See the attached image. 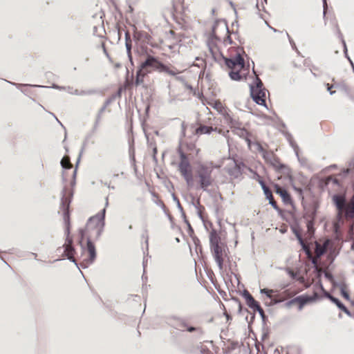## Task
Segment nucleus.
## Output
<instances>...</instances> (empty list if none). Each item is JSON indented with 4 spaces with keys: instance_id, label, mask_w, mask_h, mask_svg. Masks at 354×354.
Segmentation results:
<instances>
[{
    "instance_id": "obj_1",
    "label": "nucleus",
    "mask_w": 354,
    "mask_h": 354,
    "mask_svg": "<svg viewBox=\"0 0 354 354\" xmlns=\"http://www.w3.org/2000/svg\"><path fill=\"white\" fill-rule=\"evenodd\" d=\"M199 151L200 149H196L194 143L185 142L183 144L181 141L179 142L176 149V152L180 158V162L178 165V171L185 180L188 187H193L194 183L190 159H194L198 156Z\"/></svg>"
},
{
    "instance_id": "obj_2",
    "label": "nucleus",
    "mask_w": 354,
    "mask_h": 354,
    "mask_svg": "<svg viewBox=\"0 0 354 354\" xmlns=\"http://www.w3.org/2000/svg\"><path fill=\"white\" fill-rule=\"evenodd\" d=\"M213 169L201 162H196L195 170L196 177L198 178L199 188L204 192H208V187L212 185L214 179L212 177Z\"/></svg>"
},
{
    "instance_id": "obj_3",
    "label": "nucleus",
    "mask_w": 354,
    "mask_h": 354,
    "mask_svg": "<svg viewBox=\"0 0 354 354\" xmlns=\"http://www.w3.org/2000/svg\"><path fill=\"white\" fill-rule=\"evenodd\" d=\"M66 187L64 186L62 190V196L60 201V209L62 210V216L64 223V232H69V229H71V212L70 205L73 197V192L71 193L70 197L68 198L66 196Z\"/></svg>"
},
{
    "instance_id": "obj_4",
    "label": "nucleus",
    "mask_w": 354,
    "mask_h": 354,
    "mask_svg": "<svg viewBox=\"0 0 354 354\" xmlns=\"http://www.w3.org/2000/svg\"><path fill=\"white\" fill-rule=\"evenodd\" d=\"M109 205L108 197L106 198L105 207L101 209L97 214L89 217L87 221V225L91 224L94 220H97V225L93 226V230H96L94 239L97 241L102 234L105 227V216L106 212V207Z\"/></svg>"
},
{
    "instance_id": "obj_5",
    "label": "nucleus",
    "mask_w": 354,
    "mask_h": 354,
    "mask_svg": "<svg viewBox=\"0 0 354 354\" xmlns=\"http://www.w3.org/2000/svg\"><path fill=\"white\" fill-rule=\"evenodd\" d=\"M126 89H127L126 86H119L117 91L115 93H113V95H111L109 97H108L104 101L103 106L100 109V110L98 111V113L96 115L95 121L94 122V124H93V127L92 129L93 133L95 132V131L97 130V129L99 126L100 122L101 120L102 114L104 112L106 107L110 104H111L116 98H120L122 97V92L124 91H125Z\"/></svg>"
},
{
    "instance_id": "obj_6",
    "label": "nucleus",
    "mask_w": 354,
    "mask_h": 354,
    "mask_svg": "<svg viewBox=\"0 0 354 354\" xmlns=\"http://www.w3.org/2000/svg\"><path fill=\"white\" fill-rule=\"evenodd\" d=\"M84 250L82 252H87L88 253V257L87 259H84L82 263L81 264V267L83 269L87 268L90 264L94 263L97 258V251L94 241L91 239L90 236L86 238V244L83 245Z\"/></svg>"
},
{
    "instance_id": "obj_7",
    "label": "nucleus",
    "mask_w": 354,
    "mask_h": 354,
    "mask_svg": "<svg viewBox=\"0 0 354 354\" xmlns=\"http://www.w3.org/2000/svg\"><path fill=\"white\" fill-rule=\"evenodd\" d=\"M273 187L274 189L275 193L281 197V201L284 205H291L292 208L295 209V205L292 196L286 188L281 187L277 183H273Z\"/></svg>"
},
{
    "instance_id": "obj_8",
    "label": "nucleus",
    "mask_w": 354,
    "mask_h": 354,
    "mask_svg": "<svg viewBox=\"0 0 354 354\" xmlns=\"http://www.w3.org/2000/svg\"><path fill=\"white\" fill-rule=\"evenodd\" d=\"M301 205L304 210V218H317V211L319 207V203L317 200H313L308 206L306 205L304 201H301Z\"/></svg>"
},
{
    "instance_id": "obj_9",
    "label": "nucleus",
    "mask_w": 354,
    "mask_h": 354,
    "mask_svg": "<svg viewBox=\"0 0 354 354\" xmlns=\"http://www.w3.org/2000/svg\"><path fill=\"white\" fill-rule=\"evenodd\" d=\"M240 295L245 299L248 307L252 309L253 311H257L261 308L260 303L254 299L253 296L248 290L244 289L242 292H240Z\"/></svg>"
},
{
    "instance_id": "obj_10",
    "label": "nucleus",
    "mask_w": 354,
    "mask_h": 354,
    "mask_svg": "<svg viewBox=\"0 0 354 354\" xmlns=\"http://www.w3.org/2000/svg\"><path fill=\"white\" fill-rule=\"evenodd\" d=\"M167 323L175 329L184 331L185 326H187L186 320L176 315H171L167 317Z\"/></svg>"
},
{
    "instance_id": "obj_11",
    "label": "nucleus",
    "mask_w": 354,
    "mask_h": 354,
    "mask_svg": "<svg viewBox=\"0 0 354 354\" xmlns=\"http://www.w3.org/2000/svg\"><path fill=\"white\" fill-rule=\"evenodd\" d=\"M224 64L228 68H232L236 66L243 67L244 65V58L241 55V53L238 51L234 56L225 59Z\"/></svg>"
},
{
    "instance_id": "obj_12",
    "label": "nucleus",
    "mask_w": 354,
    "mask_h": 354,
    "mask_svg": "<svg viewBox=\"0 0 354 354\" xmlns=\"http://www.w3.org/2000/svg\"><path fill=\"white\" fill-rule=\"evenodd\" d=\"M147 45H150L152 47H156V45H153V44L148 41H141V43L136 44L135 46V53L139 56H146L151 55L150 53H153V50L147 47Z\"/></svg>"
},
{
    "instance_id": "obj_13",
    "label": "nucleus",
    "mask_w": 354,
    "mask_h": 354,
    "mask_svg": "<svg viewBox=\"0 0 354 354\" xmlns=\"http://www.w3.org/2000/svg\"><path fill=\"white\" fill-rule=\"evenodd\" d=\"M159 59L153 55H148L146 59L141 62L138 68L142 71H148L146 68H150L156 70Z\"/></svg>"
},
{
    "instance_id": "obj_14",
    "label": "nucleus",
    "mask_w": 354,
    "mask_h": 354,
    "mask_svg": "<svg viewBox=\"0 0 354 354\" xmlns=\"http://www.w3.org/2000/svg\"><path fill=\"white\" fill-rule=\"evenodd\" d=\"M332 202L334 206L335 207L338 216L340 215L342 211L344 209L346 199L344 195H341L339 194H335L332 196Z\"/></svg>"
},
{
    "instance_id": "obj_15",
    "label": "nucleus",
    "mask_w": 354,
    "mask_h": 354,
    "mask_svg": "<svg viewBox=\"0 0 354 354\" xmlns=\"http://www.w3.org/2000/svg\"><path fill=\"white\" fill-rule=\"evenodd\" d=\"M277 173H281L286 176V178L288 180L289 183L292 187L295 185L294 183V177L292 175L291 169L284 163H279L277 168Z\"/></svg>"
},
{
    "instance_id": "obj_16",
    "label": "nucleus",
    "mask_w": 354,
    "mask_h": 354,
    "mask_svg": "<svg viewBox=\"0 0 354 354\" xmlns=\"http://www.w3.org/2000/svg\"><path fill=\"white\" fill-rule=\"evenodd\" d=\"M277 173H281L286 176V178L288 180L289 183L292 187L295 185L294 183V177L292 175L291 169L284 163H279L277 168Z\"/></svg>"
},
{
    "instance_id": "obj_17",
    "label": "nucleus",
    "mask_w": 354,
    "mask_h": 354,
    "mask_svg": "<svg viewBox=\"0 0 354 354\" xmlns=\"http://www.w3.org/2000/svg\"><path fill=\"white\" fill-rule=\"evenodd\" d=\"M288 214L292 215L293 223L290 225V230L296 237L297 241L302 239L300 232L302 231L298 218L292 214V211H288Z\"/></svg>"
},
{
    "instance_id": "obj_18",
    "label": "nucleus",
    "mask_w": 354,
    "mask_h": 354,
    "mask_svg": "<svg viewBox=\"0 0 354 354\" xmlns=\"http://www.w3.org/2000/svg\"><path fill=\"white\" fill-rule=\"evenodd\" d=\"M133 39L136 44L141 43V41H148L151 39V37L146 32L142 30H138L136 27H134V30L133 33Z\"/></svg>"
},
{
    "instance_id": "obj_19",
    "label": "nucleus",
    "mask_w": 354,
    "mask_h": 354,
    "mask_svg": "<svg viewBox=\"0 0 354 354\" xmlns=\"http://www.w3.org/2000/svg\"><path fill=\"white\" fill-rule=\"evenodd\" d=\"M333 287L339 288L341 296L344 299L349 301L352 306H354V301L351 299L349 292L346 290V285L345 283L335 281V283H333Z\"/></svg>"
},
{
    "instance_id": "obj_20",
    "label": "nucleus",
    "mask_w": 354,
    "mask_h": 354,
    "mask_svg": "<svg viewBox=\"0 0 354 354\" xmlns=\"http://www.w3.org/2000/svg\"><path fill=\"white\" fill-rule=\"evenodd\" d=\"M262 158L264 160L273 167L277 172V168L280 162L279 158H277L272 152L267 151L263 154Z\"/></svg>"
},
{
    "instance_id": "obj_21",
    "label": "nucleus",
    "mask_w": 354,
    "mask_h": 354,
    "mask_svg": "<svg viewBox=\"0 0 354 354\" xmlns=\"http://www.w3.org/2000/svg\"><path fill=\"white\" fill-rule=\"evenodd\" d=\"M250 87V94L252 100L257 104L263 106L268 109V106L266 104V101L263 99H261L259 96V93H256V90L254 89V86L253 84H249Z\"/></svg>"
},
{
    "instance_id": "obj_22",
    "label": "nucleus",
    "mask_w": 354,
    "mask_h": 354,
    "mask_svg": "<svg viewBox=\"0 0 354 354\" xmlns=\"http://www.w3.org/2000/svg\"><path fill=\"white\" fill-rule=\"evenodd\" d=\"M305 301H303V296L302 295H298L294 298L290 299V300L287 301L284 306L289 308L293 304H297L298 305V310H301L304 307V303Z\"/></svg>"
},
{
    "instance_id": "obj_23",
    "label": "nucleus",
    "mask_w": 354,
    "mask_h": 354,
    "mask_svg": "<svg viewBox=\"0 0 354 354\" xmlns=\"http://www.w3.org/2000/svg\"><path fill=\"white\" fill-rule=\"evenodd\" d=\"M7 83L15 86L17 88L19 89L24 95H27L29 92L27 89H24V87H42V88H49L48 86L36 85V84H19L14 82L8 81L4 80Z\"/></svg>"
},
{
    "instance_id": "obj_24",
    "label": "nucleus",
    "mask_w": 354,
    "mask_h": 354,
    "mask_svg": "<svg viewBox=\"0 0 354 354\" xmlns=\"http://www.w3.org/2000/svg\"><path fill=\"white\" fill-rule=\"evenodd\" d=\"M302 296H303V301H305L304 303V306L308 304L315 303V302L322 299V297L319 296L318 295L317 292H316V291H313V293L312 295H309L308 294H303Z\"/></svg>"
},
{
    "instance_id": "obj_25",
    "label": "nucleus",
    "mask_w": 354,
    "mask_h": 354,
    "mask_svg": "<svg viewBox=\"0 0 354 354\" xmlns=\"http://www.w3.org/2000/svg\"><path fill=\"white\" fill-rule=\"evenodd\" d=\"M225 250H228L227 245H222L221 247L210 249L214 260L223 258V254L225 253Z\"/></svg>"
},
{
    "instance_id": "obj_26",
    "label": "nucleus",
    "mask_w": 354,
    "mask_h": 354,
    "mask_svg": "<svg viewBox=\"0 0 354 354\" xmlns=\"http://www.w3.org/2000/svg\"><path fill=\"white\" fill-rule=\"evenodd\" d=\"M149 73V71H142L140 68H137L136 73V80L134 81L133 84L136 86H138L141 85L144 82L145 77Z\"/></svg>"
},
{
    "instance_id": "obj_27",
    "label": "nucleus",
    "mask_w": 354,
    "mask_h": 354,
    "mask_svg": "<svg viewBox=\"0 0 354 354\" xmlns=\"http://www.w3.org/2000/svg\"><path fill=\"white\" fill-rule=\"evenodd\" d=\"M325 298L329 299L340 310H342L345 306V304L339 298L330 295V293H326Z\"/></svg>"
},
{
    "instance_id": "obj_28",
    "label": "nucleus",
    "mask_w": 354,
    "mask_h": 354,
    "mask_svg": "<svg viewBox=\"0 0 354 354\" xmlns=\"http://www.w3.org/2000/svg\"><path fill=\"white\" fill-rule=\"evenodd\" d=\"M216 129L207 125H201L195 129V133L197 135L207 134L209 135L212 132L215 131Z\"/></svg>"
},
{
    "instance_id": "obj_29",
    "label": "nucleus",
    "mask_w": 354,
    "mask_h": 354,
    "mask_svg": "<svg viewBox=\"0 0 354 354\" xmlns=\"http://www.w3.org/2000/svg\"><path fill=\"white\" fill-rule=\"evenodd\" d=\"M220 23H223V30H225L226 31V32L229 33V27L227 26V21L225 19H224V18L215 19V21H214L212 26L211 31L216 32V29H217V28H218V26Z\"/></svg>"
},
{
    "instance_id": "obj_30",
    "label": "nucleus",
    "mask_w": 354,
    "mask_h": 354,
    "mask_svg": "<svg viewBox=\"0 0 354 354\" xmlns=\"http://www.w3.org/2000/svg\"><path fill=\"white\" fill-rule=\"evenodd\" d=\"M226 245V244L221 242L220 236L209 237L210 249L221 247L222 245Z\"/></svg>"
},
{
    "instance_id": "obj_31",
    "label": "nucleus",
    "mask_w": 354,
    "mask_h": 354,
    "mask_svg": "<svg viewBox=\"0 0 354 354\" xmlns=\"http://www.w3.org/2000/svg\"><path fill=\"white\" fill-rule=\"evenodd\" d=\"M155 203L160 206V208L162 209L163 212L165 213V214L167 216V217L168 218L169 221H170L171 223H174V217L173 216L169 213V210L167 209V207L165 206V203H163L162 201L161 200H158L156 201H155Z\"/></svg>"
},
{
    "instance_id": "obj_32",
    "label": "nucleus",
    "mask_w": 354,
    "mask_h": 354,
    "mask_svg": "<svg viewBox=\"0 0 354 354\" xmlns=\"http://www.w3.org/2000/svg\"><path fill=\"white\" fill-rule=\"evenodd\" d=\"M315 252H316V257L319 259L322 257L326 250V243L321 245L317 241L315 242Z\"/></svg>"
},
{
    "instance_id": "obj_33",
    "label": "nucleus",
    "mask_w": 354,
    "mask_h": 354,
    "mask_svg": "<svg viewBox=\"0 0 354 354\" xmlns=\"http://www.w3.org/2000/svg\"><path fill=\"white\" fill-rule=\"evenodd\" d=\"M239 346H244V344L243 342H241V344L239 343L238 341H231V344L230 346H228L224 351L223 354H230L232 351L235 350Z\"/></svg>"
},
{
    "instance_id": "obj_34",
    "label": "nucleus",
    "mask_w": 354,
    "mask_h": 354,
    "mask_svg": "<svg viewBox=\"0 0 354 354\" xmlns=\"http://www.w3.org/2000/svg\"><path fill=\"white\" fill-rule=\"evenodd\" d=\"M65 158H66V157H63L60 161V166L62 169V177L65 176V171L66 170L70 169L71 168V158L68 157V158H67L68 165L66 163H64Z\"/></svg>"
},
{
    "instance_id": "obj_35",
    "label": "nucleus",
    "mask_w": 354,
    "mask_h": 354,
    "mask_svg": "<svg viewBox=\"0 0 354 354\" xmlns=\"http://www.w3.org/2000/svg\"><path fill=\"white\" fill-rule=\"evenodd\" d=\"M228 75L230 78L234 81H241V80H243V76L240 73V71L239 70L230 71L228 73Z\"/></svg>"
},
{
    "instance_id": "obj_36",
    "label": "nucleus",
    "mask_w": 354,
    "mask_h": 354,
    "mask_svg": "<svg viewBox=\"0 0 354 354\" xmlns=\"http://www.w3.org/2000/svg\"><path fill=\"white\" fill-rule=\"evenodd\" d=\"M263 194L265 195L266 199L268 201L269 204L272 207V208L274 207L275 205H277V204L274 201L272 193L270 190V189H268L266 191H264Z\"/></svg>"
},
{
    "instance_id": "obj_37",
    "label": "nucleus",
    "mask_w": 354,
    "mask_h": 354,
    "mask_svg": "<svg viewBox=\"0 0 354 354\" xmlns=\"http://www.w3.org/2000/svg\"><path fill=\"white\" fill-rule=\"evenodd\" d=\"M286 272L292 279L295 280V281H304V278H301L299 276V273H296V272H293V270L291 268H286Z\"/></svg>"
},
{
    "instance_id": "obj_38",
    "label": "nucleus",
    "mask_w": 354,
    "mask_h": 354,
    "mask_svg": "<svg viewBox=\"0 0 354 354\" xmlns=\"http://www.w3.org/2000/svg\"><path fill=\"white\" fill-rule=\"evenodd\" d=\"M78 235H79V239H78V243L82 249V250H84V248L83 247V241L85 239V236H86V229L84 228H80L79 230H78Z\"/></svg>"
},
{
    "instance_id": "obj_39",
    "label": "nucleus",
    "mask_w": 354,
    "mask_h": 354,
    "mask_svg": "<svg viewBox=\"0 0 354 354\" xmlns=\"http://www.w3.org/2000/svg\"><path fill=\"white\" fill-rule=\"evenodd\" d=\"M254 178L259 183V184L260 185L263 192L266 191V189H269L265 181L263 180V179L262 178V177L261 176H259V174L257 172H254Z\"/></svg>"
},
{
    "instance_id": "obj_40",
    "label": "nucleus",
    "mask_w": 354,
    "mask_h": 354,
    "mask_svg": "<svg viewBox=\"0 0 354 354\" xmlns=\"http://www.w3.org/2000/svg\"><path fill=\"white\" fill-rule=\"evenodd\" d=\"M64 251L63 254H69L70 255H75L77 252L74 245H67L66 244L63 245Z\"/></svg>"
},
{
    "instance_id": "obj_41",
    "label": "nucleus",
    "mask_w": 354,
    "mask_h": 354,
    "mask_svg": "<svg viewBox=\"0 0 354 354\" xmlns=\"http://www.w3.org/2000/svg\"><path fill=\"white\" fill-rule=\"evenodd\" d=\"M185 330L189 332V333H194L196 332L199 335H202L204 334V330L201 327H197L194 326H190L187 324V326H185Z\"/></svg>"
},
{
    "instance_id": "obj_42",
    "label": "nucleus",
    "mask_w": 354,
    "mask_h": 354,
    "mask_svg": "<svg viewBox=\"0 0 354 354\" xmlns=\"http://www.w3.org/2000/svg\"><path fill=\"white\" fill-rule=\"evenodd\" d=\"M317 290H320L325 297V294L328 293L324 288L322 280L319 279L314 285H313V291L317 292Z\"/></svg>"
},
{
    "instance_id": "obj_43",
    "label": "nucleus",
    "mask_w": 354,
    "mask_h": 354,
    "mask_svg": "<svg viewBox=\"0 0 354 354\" xmlns=\"http://www.w3.org/2000/svg\"><path fill=\"white\" fill-rule=\"evenodd\" d=\"M207 45L208 46V48H209V53H211L212 55V57L213 58V59L216 62H218V63H221L220 62V60L218 59V56L216 55V53L214 52V49H213V47L214 46H216V44H211V41H207Z\"/></svg>"
},
{
    "instance_id": "obj_44",
    "label": "nucleus",
    "mask_w": 354,
    "mask_h": 354,
    "mask_svg": "<svg viewBox=\"0 0 354 354\" xmlns=\"http://www.w3.org/2000/svg\"><path fill=\"white\" fill-rule=\"evenodd\" d=\"M238 131H239L240 132L239 133V136L245 138L248 146L250 147V145H252V142L248 138L250 136V133L245 128H242L241 127H240V129H238Z\"/></svg>"
},
{
    "instance_id": "obj_45",
    "label": "nucleus",
    "mask_w": 354,
    "mask_h": 354,
    "mask_svg": "<svg viewBox=\"0 0 354 354\" xmlns=\"http://www.w3.org/2000/svg\"><path fill=\"white\" fill-rule=\"evenodd\" d=\"M181 216L183 219V222L186 224V225L187 227V233H188L189 236H192V234H194V229L192 227L189 220L187 219V218L186 216L185 212L181 214Z\"/></svg>"
},
{
    "instance_id": "obj_46",
    "label": "nucleus",
    "mask_w": 354,
    "mask_h": 354,
    "mask_svg": "<svg viewBox=\"0 0 354 354\" xmlns=\"http://www.w3.org/2000/svg\"><path fill=\"white\" fill-rule=\"evenodd\" d=\"M335 88H339L344 91L347 95H350V90L348 86L344 82H335Z\"/></svg>"
},
{
    "instance_id": "obj_47",
    "label": "nucleus",
    "mask_w": 354,
    "mask_h": 354,
    "mask_svg": "<svg viewBox=\"0 0 354 354\" xmlns=\"http://www.w3.org/2000/svg\"><path fill=\"white\" fill-rule=\"evenodd\" d=\"M297 241H298V243L299 244V245L301 246V250L306 255V257H311V252H310L309 248H308V246L304 242L303 238Z\"/></svg>"
},
{
    "instance_id": "obj_48",
    "label": "nucleus",
    "mask_w": 354,
    "mask_h": 354,
    "mask_svg": "<svg viewBox=\"0 0 354 354\" xmlns=\"http://www.w3.org/2000/svg\"><path fill=\"white\" fill-rule=\"evenodd\" d=\"M227 173L234 178H238L241 176V171H237L234 167L226 168Z\"/></svg>"
},
{
    "instance_id": "obj_49",
    "label": "nucleus",
    "mask_w": 354,
    "mask_h": 354,
    "mask_svg": "<svg viewBox=\"0 0 354 354\" xmlns=\"http://www.w3.org/2000/svg\"><path fill=\"white\" fill-rule=\"evenodd\" d=\"M306 220V227L308 231H315V224L316 219L304 218Z\"/></svg>"
},
{
    "instance_id": "obj_50",
    "label": "nucleus",
    "mask_w": 354,
    "mask_h": 354,
    "mask_svg": "<svg viewBox=\"0 0 354 354\" xmlns=\"http://www.w3.org/2000/svg\"><path fill=\"white\" fill-rule=\"evenodd\" d=\"M257 312H258V313L259 314V315H260V317L261 318L263 330H265V326H266V325L267 324V322L268 321V317L265 314V313H264V311H263L262 308L259 309V310H257Z\"/></svg>"
},
{
    "instance_id": "obj_51",
    "label": "nucleus",
    "mask_w": 354,
    "mask_h": 354,
    "mask_svg": "<svg viewBox=\"0 0 354 354\" xmlns=\"http://www.w3.org/2000/svg\"><path fill=\"white\" fill-rule=\"evenodd\" d=\"M233 160L234 162V167L235 168V169L237 171H241V176L243 172L244 167H245L243 162L236 160L235 159H234Z\"/></svg>"
},
{
    "instance_id": "obj_52",
    "label": "nucleus",
    "mask_w": 354,
    "mask_h": 354,
    "mask_svg": "<svg viewBox=\"0 0 354 354\" xmlns=\"http://www.w3.org/2000/svg\"><path fill=\"white\" fill-rule=\"evenodd\" d=\"M308 258L310 259V263L313 265V268L314 272L320 273L321 270L319 269V268L317 267V257L315 258L312 255H311V257H308Z\"/></svg>"
},
{
    "instance_id": "obj_53",
    "label": "nucleus",
    "mask_w": 354,
    "mask_h": 354,
    "mask_svg": "<svg viewBox=\"0 0 354 354\" xmlns=\"http://www.w3.org/2000/svg\"><path fill=\"white\" fill-rule=\"evenodd\" d=\"M171 197L173 201L176 203L177 208L180 211V214L185 213L183 207H182L177 196L174 193H171Z\"/></svg>"
},
{
    "instance_id": "obj_54",
    "label": "nucleus",
    "mask_w": 354,
    "mask_h": 354,
    "mask_svg": "<svg viewBox=\"0 0 354 354\" xmlns=\"http://www.w3.org/2000/svg\"><path fill=\"white\" fill-rule=\"evenodd\" d=\"M85 146H86V142H84L83 143V145L80 149V153L78 155V157H77L76 162H75V168H74L75 170H77V171L78 170V167H79V165H80V163L81 161V158H82V153L84 152Z\"/></svg>"
},
{
    "instance_id": "obj_55",
    "label": "nucleus",
    "mask_w": 354,
    "mask_h": 354,
    "mask_svg": "<svg viewBox=\"0 0 354 354\" xmlns=\"http://www.w3.org/2000/svg\"><path fill=\"white\" fill-rule=\"evenodd\" d=\"M251 84L254 85V89H261L264 88L261 80L258 77H256L254 79L253 82Z\"/></svg>"
},
{
    "instance_id": "obj_56",
    "label": "nucleus",
    "mask_w": 354,
    "mask_h": 354,
    "mask_svg": "<svg viewBox=\"0 0 354 354\" xmlns=\"http://www.w3.org/2000/svg\"><path fill=\"white\" fill-rule=\"evenodd\" d=\"M211 41V44H215L214 41H221V38L216 35V32L211 31L209 34L207 41Z\"/></svg>"
},
{
    "instance_id": "obj_57",
    "label": "nucleus",
    "mask_w": 354,
    "mask_h": 354,
    "mask_svg": "<svg viewBox=\"0 0 354 354\" xmlns=\"http://www.w3.org/2000/svg\"><path fill=\"white\" fill-rule=\"evenodd\" d=\"M273 209L277 212L278 215L280 216V218L282 220L288 221V218H287L285 212L283 210H282L278 205H275V207H273Z\"/></svg>"
},
{
    "instance_id": "obj_58",
    "label": "nucleus",
    "mask_w": 354,
    "mask_h": 354,
    "mask_svg": "<svg viewBox=\"0 0 354 354\" xmlns=\"http://www.w3.org/2000/svg\"><path fill=\"white\" fill-rule=\"evenodd\" d=\"M354 171V169H352L351 167L346 168V169H342L339 173V176L342 178H346L351 173H353Z\"/></svg>"
},
{
    "instance_id": "obj_59",
    "label": "nucleus",
    "mask_w": 354,
    "mask_h": 354,
    "mask_svg": "<svg viewBox=\"0 0 354 354\" xmlns=\"http://www.w3.org/2000/svg\"><path fill=\"white\" fill-rule=\"evenodd\" d=\"M158 62L159 63H158L156 70H158L160 72H165L167 73V71H169V68L166 64H165L164 63L160 62V60H158Z\"/></svg>"
},
{
    "instance_id": "obj_60",
    "label": "nucleus",
    "mask_w": 354,
    "mask_h": 354,
    "mask_svg": "<svg viewBox=\"0 0 354 354\" xmlns=\"http://www.w3.org/2000/svg\"><path fill=\"white\" fill-rule=\"evenodd\" d=\"M158 62L159 63H158L156 70H158L160 72H165L167 73V71H169V68L166 64H165L164 63L160 62V60H158Z\"/></svg>"
},
{
    "instance_id": "obj_61",
    "label": "nucleus",
    "mask_w": 354,
    "mask_h": 354,
    "mask_svg": "<svg viewBox=\"0 0 354 354\" xmlns=\"http://www.w3.org/2000/svg\"><path fill=\"white\" fill-rule=\"evenodd\" d=\"M158 62L159 63H158L156 70H158L160 72H165L167 73V71H169V68L166 64H165L164 63L160 62V60H158Z\"/></svg>"
},
{
    "instance_id": "obj_62",
    "label": "nucleus",
    "mask_w": 354,
    "mask_h": 354,
    "mask_svg": "<svg viewBox=\"0 0 354 354\" xmlns=\"http://www.w3.org/2000/svg\"><path fill=\"white\" fill-rule=\"evenodd\" d=\"M288 143L291 146V147L293 149L296 157H299V148L298 145L295 142L294 139L291 140V141H289Z\"/></svg>"
},
{
    "instance_id": "obj_63",
    "label": "nucleus",
    "mask_w": 354,
    "mask_h": 354,
    "mask_svg": "<svg viewBox=\"0 0 354 354\" xmlns=\"http://www.w3.org/2000/svg\"><path fill=\"white\" fill-rule=\"evenodd\" d=\"M292 188L295 192H296L299 194V198H301V201H304V189L303 188L298 187L296 185H293V187Z\"/></svg>"
},
{
    "instance_id": "obj_64",
    "label": "nucleus",
    "mask_w": 354,
    "mask_h": 354,
    "mask_svg": "<svg viewBox=\"0 0 354 354\" xmlns=\"http://www.w3.org/2000/svg\"><path fill=\"white\" fill-rule=\"evenodd\" d=\"M229 125L231 128H234L238 130L240 129V127H241V122L234 118Z\"/></svg>"
}]
</instances>
